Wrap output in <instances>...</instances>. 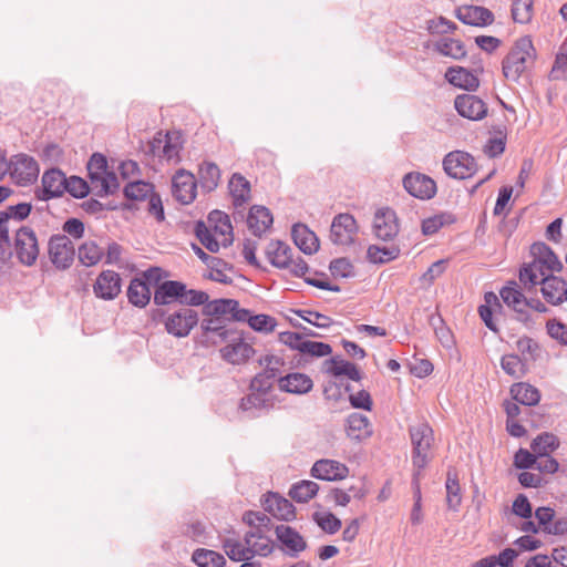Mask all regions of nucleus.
<instances>
[{
	"label": "nucleus",
	"mask_w": 567,
	"mask_h": 567,
	"mask_svg": "<svg viewBox=\"0 0 567 567\" xmlns=\"http://www.w3.org/2000/svg\"><path fill=\"white\" fill-rule=\"evenodd\" d=\"M358 233V225L350 214L337 215L331 224L330 238L336 245H350L354 241Z\"/></svg>",
	"instance_id": "nucleus-17"
},
{
	"label": "nucleus",
	"mask_w": 567,
	"mask_h": 567,
	"mask_svg": "<svg viewBox=\"0 0 567 567\" xmlns=\"http://www.w3.org/2000/svg\"><path fill=\"white\" fill-rule=\"evenodd\" d=\"M511 394L514 401L527 406L536 405L540 400L538 389L524 382L513 384L511 388Z\"/></svg>",
	"instance_id": "nucleus-37"
},
{
	"label": "nucleus",
	"mask_w": 567,
	"mask_h": 567,
	"mask_svg": "<svg viewBox=\"0 0 567 567\" xmlns=\"http://www.w3.org/2000/svg\"><path fill=\"white\" fill-rule=\"evenodd\" d=\"M454 106L462 117L472 121H480L487 114V106L485 102L473 94L457 95L454 101Z\"/></svg>",
	"instance_id": "nucleus-20"
},
{
	"label": "nucleus",
	"mask_w": 567,
	"mask_h": 567,
	"mask_svg": "<svg viewBox=\"0 0 567 567\" xmlns=\"http://www.w3.org/2000/svg\"><path fill=\"white\" fill-rule=\"evenodd\" d=\"M266 255L272 266L286 269L291 264L292 249L280 240H271L267 246Z\"/></svg>",
	"instance_id": "nucleus-32"
},
{
	"label": "nucleus",
	"mask_w": 567,
	"mask_h": 567,
	"mask_svg": "<svg viewBox=\"0 0 567 567\" xmlns=\"http://www.w3.org/2000/svg\"><path fill=\"white\" fill-rule=\"evenodd\" d=\"M264 371L256 374L250 382V389L258 392H267L271 388V381L280 373L285 361L281 357L266 354L259 359Z\"/></svg>",
	"instance_id": "nucleus-10"
},
{
	"label": "nucleus",
	"mask_w": 567,
	"mask_h": 567,
	"mask_svg": "<svg viewBox=\"0 0 567 567\" xmlns=\"http://www.w3.org/2000/svg\"><path fill=\"white\" fill-rule=\"evenodd\" d=\"M195 235L206 249L217 252L234 241L233 226L229 216L220 210L209 213L207 221H197Z\"/></svg>",
	"instance_id": "nucleus-1"
},
{
	"label": "nucleus",
	"mask_w": 567,
	"mask_h": 567,
	"mask_svg": "<svg viewBox=\"0 0 567 567\" xmlns=\"http://www.w3.org/2000/svg\"><path fill=\"white\" fill-rule=\"evenodd\" d=\"M266 392L252 391V393L244 396L240 401L239 409L244 412H250L251 416H256L254 411L266 409L268 403L264 398Z\"/></svg>",
	"instance_id": "nucleus-54"
},
{
	"label": "nucleus",
	"mask_w": 567,
	"mask_h": 567,
	"mask_svg": "<svg viewBox=\"0 0 567 567\" xmlns=\"http://www.w3.org/2000/svg\"><path fill=\"white\" fill-rule=\"evenodd\" d=\"M455 16L463 23L474 27L489 25L494 21L493 12L480 6H462L456 9Z\"/></svg>",
	"instance_id": "nucleus-23"
},
{
	"label": "nucleus",
	"mask_w": 567,
	"mask_h": 567,
	"mask_svg": "<svg viewBox=\"0 0 567 567\" xmlns=\"http://www.w3.org/2000/svg\"><path fill=\"white\" fill-rule=\"evenodd\" d=\"M229 194L236 207L243 206L250 199V183L239 173H234L228 183Z\"/></svg>",
	"instance_id": "nucleus-34"
},
{
	"label": "nucleus",
	"mask_w": 567,
	"mask_h": 567,
	"mask_svg": "<svg viewBox=\"0 0 567 567\" xmlns=\"http://www.w3.org/2000/svg\"><path fill=\"white\" fill-rule=\"evenodd\" d=\"M223 548L229 559L234 561L250 560L252 557L249 546L238 539L227 538L223 542Z\"/></svg>",
	"instance_id": "nucleus-44"
},
{
	"label": "nucleus",
	"mask_w": 567,
	"mask_h": 567,
	"mask_svg": "<svg viewBox=\"0 0 567 567\" xmlns=\"http://www.w3.org/2000/svg\"><path fill=\"white\" fill-rule=\"evenodd\" d=\"M413 446L412 463L414 468L423 471L430 462L429 451L433 443V430L426 423H420L410 429Z\"/></svg>",
	"instance_id": "nucleus-5"
},
{
	"label": "nucleus",
	"mask_w": 567,
	"mask_h": 567,
	"mask_svg": "<svg viewBox=\"0 0 567 567\" xmlns=\"http://www.w3.org/2000/svg\"><path fill=\"white\" fill-rule=\"evenodd\" d=\"M262 505L266 512L280 520L289 522L296 517L292 503L278 494L269 493Z\"/></svg>",
	"instance_id": "nucleus-26"
},
{
	"label": "nucleus",
	"mask_w": 567,
	"mask_h": 567,
	"mask_svg": "<svg viewBox=\"0 0 567 567\" xmlns=\"http://www.w3.org/2000/svg\"><path fill=\"white\" fill-rule=\"evenodd\" d=\"M192 560L198 567H224L226 564L225 557L210 549L198 548L193 553Z\"/></svg>",
	"instance_id": "nucleus-42"
},
{
	"label": "nucleus",
	"mask_w": 567,
	"mask_h": 567,
	"mask_svg": "<svg viewBox=\"0 0 567 567\" xmlns=\"http://www.w3.org/2000/svg\"><path fill=\"white\" fill-rule=\"evenodd\" d=\"M327 372L334 377L347 375L350 380L360 381L362 375L359 369L351 362L339 359L337 357L331 358L329 361Z\"/></svg>",
	"instance_id": "nucleus-40"
},
{
	"label": "nucleus",
	"mask_w": 567,
	"mask_h": 567,
	"mask_svg": "<svg viewBox=\"0 0 567 567\" xmlns=\"http://www.w3.org/2000/svg\"><path fill=\"white\" fill-rule=\"evenodd\" d=\"M555 271L547 270L545 266L538 264L537 260H533L528 264H524L519 270V281L525 288L530 289L537 285H542V278L551 276Z\"/></svg>",
	"instance_id": "nucleus-30"
},
{
	"label": "nucleus",
	"mask_w": 567,
	"mask_h": 567,
	"mask_svg": "<svg viewBox=\"0 0 567 567\" xmlns=\"http://www.w3.org/2000/svg\"><path fill=\"white\" fill-rule=\"evenodd\" d=\"M278 386L281 391L293 394H306L311 391L313 382L305 373L293 372L278 379Z\"/></svg>",
	"instance_id": "nucleus-28"
},
{
	"label": "nucleus",
	"mask_w": 567,
	"mask_h": 567,
	"mask_svg": "<svg viewBox=\"0 0 567 567\" xmlns=\"http://www.w3.org/2000/svg\"><path fill=\"white\" fill-rule=\"evenodd\" d=\"M292 239L296 246L305 254L312 255L319 249V239L317 235L305 224H295L291 230Z\"/></svg>",
	"instance_id": "nucleus-29"
},
{
	"label": "nucleus",
	"mask_w": 567,
	"mask_h": 567,
	"mask_svg": "<svg viewBox=\"0 0 567 567\" xmlns=\"http://www.w3.org/2000/svg\"><path fill=\"white\" fill-rule=\"evenodd\" d=\"M190 306L156 308L152 310L154 322L162 323L167 334L175 338H185L198 323V313Z\"/></svg>",
	"instance_id": "nucleus-2"
},
{
	"label": "nucleus",
	"mask_w": 567,
	"mask_h": 567,
	"mask_svg": "<svg viewBox=\"0 0 567 567\" xmlns=\"http://www.w3.org/2000/svg\"><path fill=\"white\" fill-rule=\"evenodd\" d=\"M536 56V49L528 35L517 39L503 59L502 71L504 76L508 81L517 83L520 76L534 66Z\"/></svg>",
	"instance_id": "nucleus-4"
},
{
	"label": "nucleus",
	"mask_w": 567,
	"mask_h": 567,
	"mask_svg": "<svg viewBox=\"0 0 567 567\" xmlns=\"http://www.w3.org/2000/svg\"><path fill=\"white\" fill-rule=\"evenodd\" d=\"M202 342L206 346H216L226 342L231 336L236 334L228 328L226 318L209 317L200 322Z\"/></svg>",
	"instance_id": "nucleus-11"
},
{
	"label": "nucleus",
	"mask_w": 567,
	"mask_h": 567,
	"mask_svg": "<svg viewBox=\"0 0 567 567\" xmlns=\"http://www.w3.org/2000/svg\"><path fill=\"white\" fill-rule=\"evenodd\" d=\"M120 187L117 176L113 172H106L101 178L96 181L92 188L100 197L114 194Z\"/></svg>",
	"instance_id": "nucleus-50"
},
{
	"label": "nucleus",
	"mask_w": 567,
	"mask_h": 567,
	"mask_svg": "<svg viewBox=\"0 0 567 567\" xmlns=\"http://www.w3.org/2000/svg\"><path fill=\"white\" fill-rule=\"evenodd\" d=\"M278 548L289 558H298L308 548L305 537L295 528L288 525L275 527Z\"/></svg>",
	"instance_id": "nucleus-9"
},
{
	"label": "nucleus",
	"mask_w": 567,
	"mask_h": 567,
	"mask_svg": "<svg viewBox=\"0 0 567 567\" xmlns=\"http://www.w3.org/2000/svg\"><path fill=\"white\" fill-rule=\"evenodd\" d=\"M511 11L514 22L529 23L534 14V0H513Z\"/></svg>",
	"instance_id": "nucleus-48"
},
{
	"label": "nucleus",
	"mask_w": 567,
	"mask_h": 567,
	"mask_svg": "<svg viewBox=\"0 0 567 567\" xmlns=\"http://www.w3.org/2000/svg\"><path fill=\"white\" fill-rule=\"evenodd\" d=\"M32 206L29 203H20L17 205H10L6 210H1L2 218L9 223L10 219L21 221L25 219L31 213Z\"/></svg>",
	"instance_id": "nucleus-57"
},
{
	"label": "nucleus",
	"mask_w": 567,
	"mask_h": 567,
	"mask_svg": "<svg viewBox=\"0 0 567 567\" xmlns=\"http://www.w3.org/2000/svg\"><path fill=\"white\" fill-rule=\"evenodd\" d=\"M48 254L55 268L65 270L73 264L75 249L66 235L58 234L49 239Z\"/></svg>",
	"instance_id": "nucleus-8"
},
{
	"label": "nucleus",
	"mask_w": 567,
	"mask_h": 567,
	"mask_svg": "<svg viewBox=\"0 0 567 567\" xmlns=\"http://www.w3.org/2000/svg\"><path fill=\"white\" fill-rule=\"evenodd\" d=\"M559 447V440L553 433L544 432L537 435L530 443V450L539 456V458L550 455L551 452Z\"/></svg>",
	"instance_id": "nucleus-39"
},
{
	"label": "nucleus",
	"mask_w": 567,
	"mask_h": 567,
	"mask_svg": "<svg viewBox=\"0 0 567 567\" xmlns=\"http://www.w3.org/2000/svg\"><path fill=\"white\" fill-rule=\"evenodd\" d=\"M445 76L454 86H458L467 91H473L480 85L477 76L462 66L450 68Z\"/></svg>",
	"instance_id": "nucleus-35"
},
{
	"label": "nucleus",
	"mask_w": 567,
	"mask_h": 567,
	"mask_svg": "<svg viewBox=\"0 0 567 567\" xmlns=\"http://www.w3.org/2000/svg\"><path fill=\"white\" fill-rule=\"evenodd\" d=\"M436 51L453 59H462L466 55L464 44L460 40L444 38L436 42Z\"/></svg>",
	"instance_id": "nucleus-49"
},
{
	"label": "nucleus",
	"mask_w": 567,
	"mask_h": 567,
	"mask_svg": "<svg viewBox=\"0 0 567 567\" xmlns=\"http://www.w3.org/2000/svg\"><path fill=\"white\" fill-rule=\"evenodd\" d=\"M233 343L220 349L223 359L231 364H240L247 361L255 352L254 348L244 342L241 337L236 332L229 339Z\"/></svg>",
	"instance_id": "nucleus-25"
},
{
	"label": "nucleus",
	"mask_w": 567,
	"mask_h": 567,
	"mask_svg": "<svg viewBox=\"0 0 567 567\" xmlns=\"http://www.w3.org/2000/svg\"><path fill=\"white\" fill-rule=\"evenodd\" d=\"M65 192L75 198H83L89 194L90 187L83 178L71 176L66 178Z\"/></svg>",
	"instance_id": "nucleus-59"
},
{
	"label": "nucleus",
	"mask_w": 567,
	"mask_h": 567,
	"mask_svg": "<svg viewBox=\"0 0 567 567\" xmlns=\"http://www.w3.org/2000/svg\"><path fill=\"white\" fill-rule=\"evenodd\" d=\"M244 522H246L249 527H260L267 530H271L274 527L270 517L260 512H247L244 515Z\"/></svg>",
	"instance_id": "nucleus-63"
},
{
	"label": "nucleus",
	"mask_w": 567,
	"mask_h": 567,
	"mask_svg": "<svg viewBox=\"0 0 567 567\" xmlns=\"http://www.w3.org/2000/svg\"><path fill=\"white\" fill-rule=\"evenodd\" d=\"M542 295L544 299L553 305L559 306L567 301V282L554 274L542 278Z\"/></svg>",
	"instance_id": "nucleus-22"
},
{
	"label": "nucleus",
	"mask_w": 567,
	"mask_h": 567,
	"mask_svg": "<svg viewBox=\"0 0 567 567\" xmlns=\"http://www.w3.org/2000/svg\"><path fill=\"white\" fill-rule=\"evenodd\" d=\"M530 254L538 264L545 266L547 270L559 272L563 269V264L545 243H535L530 247Z\"/></svg>",
	"instance_id": "nucleus-33"
},
{
	"label": "nucleus",
	"mask_w": 567,
	"mask_h": 567,
	"mask_svg": "<svg viewBox=\"0 0 567 567\" xmlns=\"http://www.w3.org/2000/svg\"><path fill=\"white\" fill-rule=\"evenodd\" d=\"M196 179L195 176L186 171L178 169L172 178V193L176 200L187 205L196 198Z\"/></svg>",
	"instance_id": "nucleus-18"
},
{
	"label": "nucleus",
	"mask_w": 567,
	"mask_h": 567,
	"mask_svg": "<svg viewBox=\"0 0 567 567\" xmlns=\"http://www.w3.org/2000/svg\"><path fill=\"white\" fill-rule=\"evenodd\" d=\"M310 474L312 477L321 481H341L349 475V467L339 461L322 458L315 462Z\"/></svg>",
	"instance_id": "nucleus-19"
},
{
	"label": "nucleus",
	"mask_w": 567,
	"mask_h": 567,
	"mask_svg": "<svg viewBox=\"0 0 567 567\" xmlns=\"http://www.w3.org/2000/svg\"><path fill=\"white\" fill-rule=\"evenodd\" d=\"M272 223V214L267 207L254 205L249 209L247 225L256 237L260 238L271 227Z\"/></svg>",
	"instance_id": "nucleus-27"
},
{
	"label": "nucleus",
	"mask_w": 567,
	"mask_h": 567,
	"mask_svg": "<svg viewBox=\"0 0 567 567\" xmlns=\"http://www.w3.org/2000/svg\"><path fill=\"white\" fill-rule=\"evenodd\" d=\"M200 187L206 192L217 188L220 181V169L213 162H204L198 169Z\"/></svg>",
	"instance_id": "nucleus-38"
},
{
	"label": "nucleus",
	"mask_w": 567,
	"mask_h": 567,
	"mask_svg": "<svg viewBox=\"0 0 567 567\" xmlns=\"http://www.w3.org/2000/svg\"><path fill=\"white\" fill-rule=\"evenodd\" d=\"M399 219L395 212L389 207L380 208L373 218V233L378 239L389 241L399 234Z\"/></svg>",
	"instance_id": "nucleus-15"
},
{
	"label": "nucleus",
	"mask_w": 567,
	"mask_h": 567,
	"mask_svg": "<svg viewBox=\"0 0 567 567\" xmlns=\"http://www.w3.org/2000/svg\"><path fill=\"white\" fill-rule=\"evenodd\" d=\"M446 503L450 509L457 511L462 502L461 487L457 474L449 471L446 477Z\"/></svg>",
	"instance_id": "nucleus-47"
},
{
	"label": "nucleus",
	"mask_w": 567,
	"mask_h": 567,
	"mask_svg": "<svg viewBox=\"0 0 567 567\" xmlns=\"http://www.w3.org/2000/svg\"><path fill=\"white\" fill-rule=\"evenodd\" d=\"M14 251L19 262L27 267L35 265L40 254L38 237L32 228L22 226L14 236Z\"/></svg>",
	"instance_id": "nucleus-6"
},
{
	"label": "nucleus",
	"mask_w": 567,
	"mask_h": 567,
	"mask_svg": "<svg viewBox=\"0 0 567 567\" xmlns=\"http://www.w3.org/2000/svg\"><path fill=\"white\" fill-rule=\"evenodd\" d=\"M104 255V250L95 241H84L78 249L80 262L85 267H92L99 264Z\"/></svg>",
	"instance_id": "nucleus-41"
},
{
	"label": "nucleus",
	"mask_w": 567,
	"mask_h": 567,
	"mask_svg": "<svg viewBox=\"0 0 567 567\" xmlns=\"http://www.w3.org/2000/svg\"><path fill=\"white\" fill-rule=\"evenodd\" d=\"M244 543L249 546L252 557H267L274 551V542L268 535L254 538L252 534H245Z\"/></svg>",
	"instance_id": "nucleus-45"
},
{
	"label": "nucleus",
	"mask_w": 567,
	"mask_h": 567,
	"mask_svg": "<svg viewBox=\"0 0 567 567\" xmlns=\"http://www.w3.org/2000/svg\"><path fill=\"white\" fill-rule=\"evenodd\" d=\"M501 367L508 375L514 378H519L524 372V363L517 354L503 355Z\"/></svg>",
	"instance_id": "nucleus-58"
},
{
	"label": "nucleus",
	"mask_w": 567,
	"mask_h": 567,
	"mask_svg": "<svg viewBox=\"0 0 567 567\" xmlns=\"http://www.w3.org/2000/svg\"><path fill=\"white\" fill-rule=\"evenodd\" d=\"M238 301L234 299H217L205 306V311L210 317H223L230 315L233 310H236Z\"/></svg>",
	"instance_id": "nucleus-52"
},
{
	"label": "nucleus",
	"mask_w": 567,
	"mask_h": 567,
	"mask_svg": "<svg viewBox=\"0 0 567 567\" xmlns=\"http://www.w3.org/2000/svg\"><path fill=\"white\" fill-rule=\"evenodd\" d=\"M319 485L313 481H301L291 486L289 495L298 503H307L317 495Z\"/></svg>",
	"instance_id": "nucleus-46"
},
{
	"label": "nucleus",
	"mask_w": 567,
	"mask_h": 567,
	"mask_svg": "<svg viewBox=\"0 0 567 567\" xmlns=\"http://www.w3.org/2000/svg\"><path fill=\"white\" fill-rule=\"evenodd\" d=\"M156 306H202L208 300V295L200 290L187 289L186 285L177 280L159 282L153 295Z\"/></svg>",
	"instance_id": "nucleus-3"
},
{
	"label": "nucleus",
	"mask_w": 567,
	"mask_h": 567,
	"mask_svg": "<svg viewBox=\"0 0 567 567\" xmlns=\"http://www.w3.org/2000/svg\"><path fill=\"white\" fill-rule=\"evenodd\" d=\"M499 295L504 303L512 308L516 313V319L526 326L533 323V320L526 310L527 298L524 296L515 281L502 288Z\"/></svg>",
	"instance_id": "nucleus-16"
},
{
	"label": "nucleus",
	"mask_w": 567,
	"mask_h": 567,
	"mask_svg": "<svg viewBox=\"0 0 567 567\" xmlns=\"http://www.w3.org/2000/svg\"><path fill=\"white\" fill-rule=\"evenodd\" d=\"M66 177L64 173L58 168H51L44 172L42 176V195L38 197L42 200L60 197L65 192Z\"/></svg>",
	"instance_id": "nucleus-24"
},
{
	"label": "nucleus",
	"mask_w": 567,
	"mask_h": 567,
	"mask_svg": "<svg viewBox=\"0 0 567 567\" xmlns=\"http://www.w3.org/2000/svg\"><path fill=\"white\" fill-rule=\"evenodd\" d=\"M107 172V161L101 153H94L87 163V173L91 185H94Z\"/></svg>",
	"instance_id": "nucleus-55"
},
{
	"label": "nucleus",
	"mask_w": 567,
	"mask_h": 567,
	"mask_svg": "<svg viewBox=\"0 0 567 567\" xmlns=\"http://www.w3.org/2000/svg\"><path fill=\"white\" fill-rule=\"evenodd\" d=\"M400 248L395 245L390 247L371 245L367 250V257L373 264H385L396 259L400 256Z\"/></svg>",
	"instance_id": "nucleus-43"
},
{
	"label": "nucleus",
	"mask_w": 567,
	"mask_h": 567,
	"mask_svg": "<svg viewBox=\"0 0 567 567\" xmlns=\"http://www.w3.org/2000/svg\"><path fill=\"white\" fill-rule=\"evenodd\" d=\"M331 352V346L324 342L305 340V343L301 344V353L303 354L320 358L329 355Z\"/></svg>",
	"instance_id": "nucleus-61"
},
{
	"label": "nucleus",
	"mask_w": 567,
	"mask_h": 567,
	"mask_svg": "<svg viewBox=\"0 0 567 567\" xmlns=\"http://www.w3.org/2000/svg\"><path fill=\"white\" fill-rule=\"evenodd\" d=\"M9 165L12 179L21 186L32 184L39 176L37 161L27 154L16 155Z\"/></svg>",
	"instance_id": "nucleus-12"
},
{
	"label": "nucleus",
	"mask_w": 567,
	"mask_h": 567,
	"mask_svg": "<svg viewBox=\"0 0 567 567\" xmlns=\"http://www.w3.org/2000/svg\"><path fill=\"white\" fill-rule=\"evenodd\" d=\"M276 324V319L268 315H255L249 318V327L258 332H271Z\"/></svg>",
	"instance_id": "nucleus-60"
},
{
	"label": "nucleus",
	"mask_w": 567,
	"mask_h": 567,
	"mask_svg": "<svg viewBox=\"0 0 567 567\" xmlns=\"http://www.w3.org/2000/svg\"><path fill=\"white\" fill-rule=\"evenodd\" d=\"M347 435L357 441H362L372 435V426L368 416L353 412L347 417Z\"/></svg>",
	"instance_id": "nucleus-31"
},
{
	"label": "nucleus",
	"mask_w": 567,
	"mask_h": 567,
	"mask_svg": "<svg viewBox=\"0 0 567 567\" xmlns=\"http://www.w3.org/2000/svg\"><path fill=\"white\" fill-rule=\"evenodd\" d=\"M329 269L334 277L349 278L354 276V267L347 258L332 260Z\"/></svg>",
	"instance_id": "nucleus-62"
},
{
	"label": "nucleus",
	"mask_w": 567,
	"mask_h": 567,
	"mask_svg": "<svg viewBox=\"0 0 567 567\" xmlns=\"http://www.w3.org/2000/svg\"><path fill=\"white\" fill-rule=\"evenodd\" d=\"M163 142L164 145L161 157L169 165H177L182 159L181 151L184 144L182 133L179 131H168L164 140L161 138V133H158V137H154L151 143L152 151L159 148Z\"/></svg>",
	"instance_id": "nucleus-13"
},
{
	"label": "nucleus",
	"mask_w": 567,
	"mask_h": 567,
	"mask_svg": "<svg viewBox=\"0 0 567 567\" xmlns=\"http://www.w3.org/2000/svg\"><path fill=\"white\" fill-rule=\"evenodd\" d=\"M315 522L328 534H336L341 528V520L332 513L313 514Z\"/></svg>",
	"instance_id": "nucleus-56"
},
{
	"label": "nucleus",
	"mask_w": 567,
	"mask_h": 567,
	"mask_svg": "<svg viewBox=\"0 0 567 567\" xmlns=\"http://www.w3.org/2000/svg\"><path fill=\"white\" fill-rule=\"evenodd\" d=\"M443 169L452 178L465 179L477 171L475 158L467 152L453 151L443 158Z\"/></svg>",
	"instance_id": "nucleus-7"
},
{
	"label": "nucleus",
	"mask_w": 567,
	"mask_h": 567,
	"mask_svg": "<svg viewBox=\"0 0 567 567\" xmlns=\"http://www.w3.org/2000/svg\"><path fill=\"white\" fill-rule=\"evenodd\" d=\"M151 289L145 280L133 278L127 288V299L135 307L144 308L150 303Z\"/></svg>",
	"instance_id": "nucleus-36"
},
{
	"label": "nucleus",
	"mask_w": 567,
	"mask_h": 567,
	"mask_svg": "<svg viewBox=\"0 0 567 567\" xmlns=\"http://www.w3.org/2000/svg\"><path fill=\"white\" fill-rule=\"evenodd\" d=\"M154 192V187L151 183L143 181H136L128 183L124 187V195L131 200H144Z\"/></svg>",
	"instance_id": "nucleus-51"
},
{
	"label": "nucleus",
	"mask_w": 567,
	"mask_h": 567,
	"mask_svg": "<svg viewBox=\"0 0 567 567\" xmlns=\"http://www.w3.org/2000/svg\"><path fill=\"white\" fill-rule=\"evenodd\" d=\"M93 291L97 298L103 300H113L121 292V277L113 270L102 271L94 285Z\"/></svg>",
	"instance_id": "nucleus-21"
},
{
	"label": "nucleus",
	"mask_w": 567,
	"mask_h": 567,
	"mask_svg": "<svg viewBox=\"0 0 567 567\" xmlns=\"http://www.w3.org/2000/svg\"><path fill=\"white\" fill-rule=\"evenodd\" d=\"M517 351L525 361H536L540 357V347L533 338L524 336L516 341Z\"/></svg>",
	"instance_id": "nucleus-53"
},
{
	"label": "nucleus",
	"mask_w": 567,
	"mask_h": 567,
	"mask_svg": "<svg viewBox=\"0 0 567 567\" xmlns=\"http://www.w3.org/2000/svg\"><path fill=\"white\" fill-rule=\"evenodd\" d=\"M404 189L419 199H431L436 194V183L430 176L422 173H408L403 177Z\"/></svg>",
	"instance_id": "nucleus-14"
},
{
	"label": "nucleus",
	"mask_w": 567,
	"mask_h": 567,
	"mask_svg": "<svg viewBox=\"0 0 567 567\" xmlns=\"http://www.w3.org/2000/svg\"><path fill=\"white\" fill-rule=\"evenodd\" d=\"M547 333L560 344L567 346V326L555 319L546 323Z\"/></svg>",
	"instance_id": "nucleus-64"
}]
</instances>
